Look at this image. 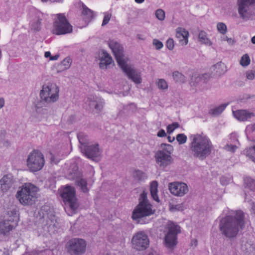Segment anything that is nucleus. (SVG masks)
<instances>
[{
	"mask_svg": "<svg viewBox=\"0 0 255 255\" xmlns=\"http://www.w3.org/2000/svg\"><path fill=\"white\" fill-rule=\"evenodd\" d=\"M223 213L226 216L220 220V230L226 237H234L244 226V214L241 211L229 210L228 209L224 210Z\"/></svg>",
	"mask_w": 255,
	"mask_h": 255,
	"instance_id": "nucleus-1",
	"label": "nucleus"
},
{
	"mask_svg": "<svg viewBox=\"0 0 255 255\" xmlns=\"http://www.w3.org/2000/svg\"><path fill=\"white\" fill-rule=\"evenodd\" d=\"M189 139L190 151L194 157L203 160L211 153L213 144L207 135L203 133L193 134Z\"/></svg>",
	"mask_w": 255,
	"mask_h": 255,
	"instance_id": "nucleus-2",
	"label": "nucleus"
},
{
	"mask_svg": "<svg viewBox=\"0 0 255 255\" xmlns=\"http://www.w3.org/2000/svg\"><path fill=\"white\" fill-rule=\"evenodd\" d=\"M154 213L155 209H153L152 205L147 199V193L143 192L140 194L139 198L138 204L132 212V219L140 224L148 223L149 222L148 220L147 222H142V219L145 217L152 215Z\"/></svg>",
	"mask_w": 255,
	"mask_h": 255,
	"instance_id": "nucleus-3",
	"label": "nucleus"
},
{
	"mask_svg": "<svg viewBox=\"0 0 255 255\" xmlns=\"http://www.w3.org/2000/svg\"><path fill=\"white\" fill-rule=\"evenodd\" d=\"M38 191V187L30 183H25L19 188L16 198L22 205H31L37 201Z\"/></svg>",
	"mask_w": 255,
	"mask_h": 255,
	"instance_id": "nucleus-4",
	"label": "nucleus"
},
{
	"mask_svg": "<svg viewBox=\"0 0 255 255\" xmlns=\"http://www.w3.org/2000/svg\"><path fill=\"white\" fill-rule=\"evenodd\" d=\"M237 10L240 17L244 21L252 20L255 15L253 6L255 0H238Z\"/></svg>",
	"mask_w": 255,
	"mask_h": 255,
	"instance_id": "nucleus-5",
	"label": "nucleus"
},
{
	"mask_svg": "<svg viewBox=\"0 0 255 255\" xmlns=\"http://www.w3.org/2000/svg\"><path fill=\"white\" fill-rule=\"evenodd\" d=\"M164 244L168 249L172 250L177 244V235L180 232V227L171 221L166 225Z\"/></svg>",
	"mask_w": 255,
	"mask_h": 255,
	"instance_id": "nucleus-6",
	"label": "nucleus"
},
{
	"mask_svg": "<svg viewBox=\"0 0 255 255\" xmlns=\"http://www.w3.org/2000/svg\"><path fill=\"white\" fill-rule=\"evenodd\" d=\"M59 89L54 83H48L42 86L40 92L42 102L46 104H51L56 102L59 99Z\"/></svg>",
	"mask_w": 255,
	"mask_h": 255,
	"instance_id": "nucleus-7",
	"label": "nucleus"
},
{
	"mask_svg": "<svg viewBox=\"0 0 255 255\" xmlns=\"http://www.w3.org/2000/svg\"><path fill=\"white\" fill-rule=\"evenodd\" d=\"M45 164L44 155L38 150H33L29 153L26 160V165L29 170L32 172L41 170Z\"/></svg>",
	"mask_w": 255,
	"mask_h": 255,
	"instance_id": "nucleus-8",
	"label": "nucleus"
},
{
	"mask_svg": "<svg viewBox=\"0 0 255 255\" xmlns=\"http://www.w3.org/2000/svg\"><path fill=\"white\" fill-rule=\"evenodd\" d=\"M60 194L67 205L65 210L67 211V209L69 208L72 210L71 214H72V212L75 211L78 207L74 188L67 185L60 190Z\"/></svg>",
	"mask_w": 255,
	"mask_h": 255,
	"instance_id": "nucleus-9",
	"label": "nucleus"
},
{
	"mask_svg": "<svg viewBox=\"0 0 255 255\" xmlns=\"http://www.w3.org/2000/svg\"><path fill=\"white\" fill-rule=\"evenodd\" d=\"M18 217L15 210L8 213V215L0 221V234L5 235L17 226Z\"/></svg>",
	"mask_w": 255,
	"mask_h": 255,
	"instance_id": "nucleus-10",
	"label": "nucleus"
},
{
	"mask_svg": "<svg viewBox=\"0 0 255 255\" xmlns=\"http://www.w3.org/2000/svg\"><path fill=\"white\" fill-rule=\"evenodd\" d=\"M56 17L52 30V33L61 35L71 32L72 26L68 22L65 16L62 14H58Z\"/></svg>",
	"mask_w": 255,
	"mask_h": 255,
	"instance_id": "nucleus-11",
	"label": "nucleus"
},
{
	"mask_svg": "<svg viewBox=\"0 0 255 255\" xmlns=\"http://www.w3.org/2000/svg\"><path fill=\"white\" fill-rule=\"evenodd\" d=\"M149 239L144 231L135 233L132 237L131 243L132 248L138 251H143L149 246Z\"/></svg>",
	"mask_w": 255,
	"mask_h": 255,
	"instance_id": "nucleus-12",
	"label": "nucleus"
},
{
	"mask_svg": "<svg viewBox=\"0 0 255 255\" xmlns=\"http://www.w3.org/2000/svg\"><path fill=\"white\" fill-rule=\"evenodd\" d=\"M119 66L129 80L136 84L142 82L140 72L130 64L128 59Z\"/></svg>",
	"mask_w": 255,
	"mask_h": 255,
	"instance_id": "nucleus-13",
	"label": "nucleus"
},
{
	"mask_svg": "<svg viewBox=\"0 0 255 255\" xmlns=\"http://www.w3.org/2000/svg\"><path fill=\"white\" fill-rule=\"evenodd\" d=\"M39 214L46 221L48 230L49 231H53L57 223L53 209L48 205H44L41 207Z\"/></svg>",
	"mask_w": 255,
	"mask_h": 255,
	"instance_id": "nucleus-14",
	"label": "nucleus"
},
{
	"mask_svg": "<svg viewBox=\"0 0 255 255\" xmlns=\"http://www.w3.org/2000/svg\"><path fill=\"white\" fill-rule=\"evenodd\" d=\"M68 250L71 255H81L86 251V242L79 238H74L68 242Z\"/></svg>",
	"mask_w": 255,
	"mask_h": 255,
	"instance_id": "nucleus-15",
	"label": "nucleus"
},
{
	"mask_svg": "<svg viewBox=\"0 0 255 255\" xmlns=\"http://www.w3.org/2000/svg\"><path fill=\"white\" fill-rule=\"evenodd\" d=\"M108 45L114 54L119 65L128 59L124 54L123 46L117 41L110 40Z\"/></svg>",
	"mask_w": 255,
	"mask_h": 255,
	"instance_id": "nucleus-16",
	"label": "nucleus"
},
{
	"mask_svg": "<svg viewBox=\"0 0 255 255\" xmlns=\"http://www.w3.org/2000/svg\"><path fill=\"white\" fill-rule=\"evenodd\" d=\"M168 189L172 195L178 197H182L189 191L187 185L182 182L169 183Z\"/></svg>",
	"mask_w": 255,
	"mask_h": 255,
	"instance_id": "nucleus-17",
	"label": "nucleus"
},
{
	"mask_svg": "<svg viewBox=\"0 0 255 255\" xmlns=\"http://www.w3.org/2000/svg\"><path fill=\"white\" fill-rule=\"evenodd\" d=\"M81 152L88 158L95 160V158L99 157L102 150L97 143L92 142L86 147H82Z\"/></svg>",
	"mask_w": 255,
	"mask_h": 255,
	"instance_id": "nucleus-18",
	"label": "nucleus"
},
{
	"mask_svg": "<svg viewBox=\"0 0 255 255\" xmlns=\"http://www.w3.org/2000/svg\"><path fill=\"white\" fill-rule=\"evenodd\" d=\"M156 164L161 168H164L171 164L173 159L169 154H165L163 150H158L155 154Z\"/></svg>",
	"mask_w": 255,
	"mask_h": 255,
	"instance_id": "nucleus-19",
	"label": "nucleus"
},
{
	"mask_svg": "<svg viewBox=\"0 0 255 255\" xmlns=\"http://www.w3.org/2000/svg\"><path fill=\"white\" fill-rule=\"evenodd\" d=\"M86 104L89 106L90 109L96 113H99L103 109L104 101L100 98L91 96L87 98Z\"/></svg>",
	"mask_w": 255,
	"mask_h": 255,
	"instance_id": "nucleus-20",
	"label": "nucleus"
},
{
	"mask_svg": "<svg viewBox=\"0 0 255 255\" xmlns=\"http://www.w3.org/2000/svg\"><path fill=\"white\" fill-rule=\"evenodd\" d=\"M240 249L245 255H255V243L247 239H243L240 242Z\"/></svg>",
	"mask_w": 255,
	"mask_h": 255,
	"instance_id": "nucleus-21",
	"label": "nucleus"
},
{
	"mask_svg": "<svg viewBox=\"0 0 255 255\" xmlns=\"http://www.w3.org/2000/svg\"><path fill=\"white\" fill-rule=\"evenodd\" d=\"M235 118L240 122L250 121L255 117V113L248 110L233 111Z\"/></svg>",
	"mask_w": 255,
	"mask_h": 255,
	"instance_id": "nucleus-22",
	"label": "nucleus"
},
{
	"mask_svg": "<svg viewBox=\"0 0 255 255\" xmlns=\"http://www.w3.org/2000/svg\"><path fill=\"white\" fill-rule=\"evenodd\" d=\"M14 179L11 174H7L3 175L0 179V190L5 193L7 192L13 186Z\"/></svg>",
	"mask_w": 255,
	"mask_h": 255,
	"instance_id": "nucleus-23",
	"label": "nucleus"
},
{
	"mask_svg": "<svg viewBox=\"0 0 255 255\" xmlns=\"http://www.w3.org/2000/svg\"><path fill=\"white\" fill-rule=\"evenodd\" d=\"M99 67L101 69H107L113 65L114 61L111 56L105 51H102L99 54Z\"/></svg>",
	"mask_w": 255,
	"mask_h": 255,
	"instance_id": "nucleus-24",
	"label": "nucleus"
},
{
	"mask_svg": "<svg viewBox=\"0 0 255 255\" xmlns=\"http://www.w3.org/2000/svg\"><path fill=\"white\" fill-rule=\"evenodd\" d=\"M209 77V75L207 74L198 75L195 77L194 79H192L191 85L197 87L199 90H203L207 87V78Z\"/></svg>",
	"mask_w": 255,
	"mask_h": 255,
	"instance_id": "nucleus-25",
	"label": "nucleus"
},
{
	"mask_svg": "<svg viewBox=\"0 0 255 255\" xmlns=\"http://www.w3.org/2000/svg\"><path fill=\"white\" fill-rule=\"evenodd\" d=\"M239 141L236 134L232 133L229 136L228 143L225 146L224 148L226 150L234 152L239 147Z\"/></svg>",
	"mask_w": 255,
	"mask_h": 255,
	"instance_id": "nucleus-26",
	"label": "nucleus"
},
{
	"mask_svg": "<svg viewBox=\"0 0 255 255\" xmlns=\"http://www.w3.org/2000/svg\"><path fill=\"white\" fill-rule=\"evenodd\" d=\"M176 37L179 39L181 45L184 46L188 42L189 33L184 28L179 27L176 29Z\"/></svg>",
	"mask_w": 255,
	"mask_h": 255,
	"instance_id": "nucleus-27",
	"label": "nucleus"
},
{
	"mask_svg": "<svg viewBox=\"0 0 255 255\" xmlns=\"http://www.w3.org/2000/svg\"><path fill=\"white\" fill-rule=\"evenodd\" d=\"M150 191L152 199L157 202H159V199L158 196V183L156 181H152L150 184Z\"/></svg>",
	"mask_w": 255,
	"mask_h": 255,
	"instance_id": "nucleus-28",
	"label": "nucleus"
},
{
	"mask_svg": "<svg viewBox=\"0 0 255 255\" xmlns=\"http://www.w3.org/2000/svg\"><path fill=\"white\" fill-rule=\"evenodd\" d=\"M77 137L80 143V148L81 150H82V147H86L89 144L91 143V142L89 141L88 137L87 134L83 132H79L77 134Z\"/></svg>",
	"mask_w": 255,
	"mask_h": 255,
	"instance_id": "nucleus-29",
	"label": "nucleus"
},
{
	"mask_svg": "<svg viewBox=\"0 0 255 255\" xmlns=\"http://www.w3.org/2000/svg\"><path fill=\"white\" fill-rule=\"evenodd\" d=\"M169 210L172 212H182L186 208V205L184 203H180L178 204H174L170 203L169 204Z\"/></svg>",
	"mask_w": 255,
	"mask_h": 255,
	"instance_id": "nucleus-30",
	"label": "nucleus"
},
{
	"mask_svg": "<svg viewBox=\"0 0 255 255\" xmlns=\"http://www.w3.org/2000/svg\"><path fill=\"white\" fill-rule=\"evenodd\" d=\"M198 38L200 42L208 46H210L212 44V42L208 37L207 33L204 31H200Z\"/></svg>",
	"mask_w": 255,
	"mask_h": 255,
	"instance_id": "nucleus-31",
	"label": "nucleus"
},
{
	"mask_svg": "<svg viewBox=\"0 0 255 255\" xmlns=\"http://www.w3.org/2000/svg\"><path fill=\"white\" fill-rule=\"evenodd\" d=\"M82 14L86 22H89L94 16L93 11L85 6L83 7Z\"/></svg>",
	"mask_w": 255,
	"mask_h": 255,
	"instance_id": "nucleus-32",
	"label": "nucleus"
},
{
	"mask_svg": "<svg viewBox=\"0 0 255 255\" xmlns=\"http://www.w3.org/2000/svg\"><path fill=\"white\" fill-rule=\"evenodd\" d=\"M228 104H222L218 107L212 108L210 111V113L214 116H218L226 109Z\"/></svg>",
	"mask_w": 255,
	"mask_h": 255,
	"instance_id": "nucleus-33",
	"label": "nucleus"
},
{
	"mask_svg": "<svg viewBox=\"0 0 255 255\" xmlns=\"http://www.w3.org/2000/svg\"><path fill=\"white\" fill-rule=\"evenodd\" d=\"M213 68L219 75L224 73L227 70L225 64L222 62L217 63L214 66Z\"/></svg>",
	"mask_w": 255,
	"mask_h": 255,
	"instance_id": "nucleus-34",
	"label": "nucleus"
},
{
	"mask_svg": "<svg viewBox=\"0 0 255 255\" xmlns=\"http://www.w3.org/2000/svg\"><path fill=\"white\" fill-rule=\"evenodd\" d=\"M245 133L248 137L255 135V124L248 125L245 129Z\"/></svg>",
	"mask_w": 255,
	"mask_h": 255,
	"instance_id": "nucleus-35",
	"label": "nucleus"
},
{
	"mask_svg": "<svg viewBox=\"0 0 255 255\" xmlns=\"http://www.w3.org/2000/svg\"><path fill=\"white\" fill-rule=\"evenodd\" d=\"M251 63V59L248 54L243 55L240 61V64L243 67H247L250 65Z\"/></svg>",
	"mask_w": 255,
	"mask_h": 255,
	"instance_id": "nucleus-36",
	"label": "nucleus"
},
{
	"mask_svg": "<svg viewBox=\"0 0 255 255\" xmlns=\"http://www.w3.org/2000/svg\"><path fill=\"white\" fill-rule=\"evenodd\" d=\"M76 183L83 192L86 193L88 192V189L87 187V184L85 180L83 179H79L76 181Z\"/></svg>",
	"mask_w": 255,
	"mask_h": 255,
	"instance_id": "nucleus-37",
	"label": "nucleus"
},
{
	"mask_svg": "<svg viewBox=\"0 0 255 255\" xmlns=\"http://www.w3.org/2000/svg\"><path fill=\"white\" fill-rule=\"evenodd\" d=\"M160 148L159 150H163L165 152V154H169L171 155L173 151V146L169 144L162 143L160 145Z\"/></svg>",
	"mask_w": 255,
	"mask_h": 255,
	"instance_id": "nucleus-38",
	"label": "nucleus"
},
{
	"mask_svg": "<svg viewBox=\"0 0 255 255\" xmlns=\"http://www.w3.org/2000/svg\"><path fill=\"white\" fill-rule=\"evenodd\" d=\"M173 78L174 80L178 82H184L185 81V76L181 73L175 71L173 73Z\"/></svg>",
	"mask_w": 255,
	"mask_h": 255,
	"instance_id": "nucleus-39",
	"label": "nucleus"
},
{
	"mask_svg": "<svg viewBox=\"0 0 255 255\" xmlns=\"http://www.w3.org/2000/svg\"><path fill=\"white\" fill-rule=\"evenodd\" d=\"M71 65V60L69 58H65L59 65L61 70H65L68 69Z\"/></svg>",
	"mask_w": 255,
	"mask_h": 255,
	"instance_id": "nucleus-40",
	"label": "nucleus"
},
{
	"mask_svg": "<svg viewBox=\"0 0 255 255\" xmlns=\"http://www.w3.org/2000/svg\"><path fill=\"white\" fill-rule=\"evenodd\" d=\"M158 88L160 90H166L168 88V84L163 79H158L156 82Z\"/></svg>",
	"mask_w": 255,
	"mask_h": 255,
	"instance_id": "nucleus-41",
	"label": "nucleus"
},
{
	"mask_svg": "<svg viewBox=\"0 0 255 255\" xmlns=\"http://www.w3.org/2000/svg\"><path fill=\"white\" fill-rule=\"evenodd\" d=\"M217 29L218 31L222 34H225L227 32V27L224 22H218L217 24Z\"/></svg>",
	"mask_w": 255,
	"mask_h": 255,
	"instance_id": "nucleus-42",
	"label": "nucleus"
},
{
	"mask_svg": "<svg viewBox=\"0 0 255 255\" xmlns=\"http://www.w3.org/2000/svg\"><path fill=\"white\" fill-rule=\"evenodd\" d=\"M156 17L160 21H163L165 18V11L161 9H157L155 12Z\"/></svg>",
	"mask_w": 255,
	"mask_h": 255,
	"instance_id": "nucleus-43",
	"label": "nucleus"
},
{
	"mask_svg": "<svg viewBox=\"0 0 255 255\" xmlns=\"http://www.w3.org/2000/svg\"><path fill=\"white\" fill-rule=\"evenodd\" d=\"M176 140L179 144H183L186 142L187 140V136L184 133H179L176 135Z\"/></svg>",
	"mask_w": 255,
	"mask_h": 255,
	"instance_id": "nucleus-44",
	"label": "nucleus"
},
{
	"mask_svg": "<svg viewBox=\"0 0 255 255\" xmlns=\"http://www.w3.org/2000/svg\"><path fill=\"white\" fill-rule=\"evenodd\" d=\"M179 127V124L177 122H174L167 127V133L170 134L172 133L174 130Z\"/></svg>",
	"mask_w": 255,
	"mask_h": 255,
	"instance_id": "nucleus-45",
	"label": "nucleus"
},
{
	"mask_svg": "<svg viewBox=\"0 0 255 255\" xmlns=\"http://www.w3.org/2000/svg\"><path fill=\"white\" fill-rule=\"evenodd\" d=\"M31 28L35 31H38L41 27V22L39 19L36 20L30 23Z\"/></svg>",
	"mask_w": 255,
	"mask_h": 255,
	"instance_id": "nucleus-46",
	"label": "nucleus"
},
{
	"mask_svg": "<svg viewBox=\"0 0 255 255\" xmlns=\"http://www.w3.org/2000/svg\"><path fill=\"white\" fill-rule=\"evenodd\" d=\"M104 19L102 24V25L103 26L106 25L108 23L111 18L112 13L109 11H107L104 13Z\"/></svg>",
	"mask_w": 255,
	"mask_h": 255,
	"instance_id": "nucleus-47",
	"label": "nucleus"
},
{
	"mask_svg": "<svg viewBox=\"0 0 255 255\" xmlns=\"http://www.w3.org/2000/svg\"><path fill=\"white\" fill-rule=\"evenodd\" d=\"M246 77L249 80H253L255 78V71L248 70L246 72Z\"/></svg>",
	"mask_w": 255,
	"mask_h": 255,
	"instance_id": "nucleus-48",
	"label": "nucleus"
},
{
	"mask_svg": "<svg viewBox=\"0 0 255 255\" xmlns=\"http://www.w3.org/2000/svg\"><path fill=\"white\" fill-rule=\"evenodd\" d=\"M152 43L157 50L161 49L163 46V43L160 41L156 39H154L153 40Z\"/></svg>",
	"mask_w": 255,
	"mask_h": 255,
	"instance_id": "nucleus-49",
	"label": "nucleus"
},
{
	"mask_svg": "<svg viewBox=\"0 0 255 255\" xmlns=\"http://www.w3.org/2000/svg\"><path fill=\"white\" fill-rule=\"evenodd\" d=\"M166 47L167 48L170 50H172L173 49L174 47V40L172 38H169L166 41Z\"/></svg>",
	"mask_w": 255,
	"mask_h": 255,
	"instance_id": "nucleus-50",
	"label": "nucleus"
},
{
	"mask_svg": "<svg viewBox=\"0 0 255 255\" xmlns=\"http://www.w3.org/2000/svg\"><path fill=\"white\" fill-rule=\"evenodd\" d=\"M232 180V179L230 177H227L225 176H223L220 179V182L221 184L223 185H226L229 183H230Z\"/></svg>",
	"mask_w": 255,
	"mask_h": 255,
	"instance_id": "nucleus-51",
	"label": "nucleus"
},
{
	"mask_svg": "<svg viewBox=\"0 0 255 255\" xmlns=\"http://www.w3.org/2000/svg\"><path fill=\"white\" fill-rule=\"evenodd\" d=\"M222 41H227L229 44H233L234 43V40L231 38H229L227 36H223L221 38Z\"/></svg>",
	"mask_w": 255,
	"mask_h": 255,
	"instance_id": "nucleus-52",
	"label": "nucleus"
},
{
	"mask_svg": "<svg viewBox=\"0 0 255 255\" xmlns=\"http://www.w3.org/2000/svg\"><path fill=\"white\" fill-rule=\"evenodd\" d=\"M43 219H44L43 218ZM43 222H45V223H44V222H43V224H44V230H46V231H48L49 232H51V233H54V232L56 231V229L58 228L57 222L56 223V226L55 227L54 229L53 230V231H49L48 230V229H47V226H46V221L45 220H43Z\"/></svg>",
	"mask_w": 255,
	"mask_h": 255,
	"instance_id": "nucleus-53",
	"label": "nucleus"
},
{
	"mask_svg": "<svg viewBox=\"0 0 255 255\" xmlns=\"http://www.w3.org/2000/svg\"><path fill=\"white\" fill-rule=\"evenodd\" d=\"M166 135L165 131L164 129H160L157 133V136L158 137H164Z\"/></svg>",
	"mask_w": 255,
	"mask_h": 255,
	"instance_id": "nucleus-54",
	"label": "nucleus"
},
{
	"mask_svg": "<svg viewBox=\"0 0 255 255\" xmlns=\"http://www.w3.org/2000/svg\"><path fill=\"white\" fill-rule=\"evenodd\" d=\"M135 173L137 176H142V175L143 174V173L140 171H136ZM141 177H139L138 178L139 179H140Z\"/></svg>",
	"mask_w": 255,
	"mask_h": 255,
	"instance_id": "nucleus-55",
	"label": "nucleus"
},
{
	"mask_svg": "<svg viewBox=\"0 0 255 255\" xmlns=\"http://www.w3.org/2000/svg\"><path fill=\"white\" fill-rule=\"evenodd\" d=\"M59 58L58 55H55L53 56L50 57V60H56Z\"/></svg>",
	"mask_w": 255,
	"mask_h": 255,
	"instance_id": "nucleus-56",
	"label": "nucleus"
},
{
	"mask_svg": "<svg viewBox=\"0 0 255 255\" xmlns=\"http://www.w3.org/2000/svg\"><path fill=\"white\" fill-rule=\"evenodd\" d=\"M4 105V101L3 99H0V109L3 107Z\"/></svg>",
	"mask_w": 255,
	"mask_h": 255,
	"instance_id": "nucleus-57",
	"label": "nucleus"
},
{
	"mask_svg": "<svg viewBox=\"0 0 255 255\" xmlns=\"http://www.w3.org/2000/svg\"><path fill=\"white\" fill-rule=\"evenodd\" d=\"M44 56L46 57V58H50V57H51V53L49 52V51H46L45 52V54H44Z\"/></svg>",
	"mask_w": 255,
	"mask_h": 255,
	"instance_id": "nucleus-58",
	"label": "nucleus"
},
{
	"mask_svg": "<svg viewBox=\"0 0 255 255\" xmlns=\"http://www.w3.org/2000/svg\"><path fill=\"white\" fill-rule=\"evenodd\" d=\"M167 138H168V141L170 142H172L175 140L174 137H171L170 136H168Z\"/></svg>",
	"mask_w": 255,
	"mask_h": 255,
	"instance_id": "nucleus-59",
	"label": "nucleus"
},
{
	"mask_svg": "<svg viewBox=\"0 0 255 255\" xmlns=\"http://www.w3.org/2000/svg\"><path fill=\"white\" fill-rule=\"evenodd\" d=\"M192 246H194L195 247L197 245V241L196 240H193L191 242Z\"/></svg>",
	"mask_w": 255,
	"mask_h": 255,
	"instance_id": "nucleus-60",
	"label": "nucleus"
},
{
	"mask_svg": "<svg viewBox=\"0 0 255 255\" xmlns=\"http://www.w3.org/2000/svg\"><path fill=\"white\" fill-rule=\"evenodd\" d=\"M149 255H159L158 253H157L155 251H152L149 253Z\"/></svg>",
	"mask_w": 255,
	"mask_h": 255,
	"instance_id": "nucleus-61",
	"label": "nucleus"
},
{
	"mask_svg": "<svg viewBox=\"0 0 255 255\" xmlns=\"http://www.w3.org/2000/svg\"><path fill=\"white\" fill-rule=\"evenodd\" d=\"M137 3H141L144 1L145 0H134Z\"/></svg>",
	"mask_w": 255,
	"mask_h": 255,
	"instance_id": "nucleus-62",
	"label": "nucleus"
},
{
	"mask_svg": "<svg viewBox=\"0 0 255 255\" xmlns=\"http://www.w3.org/2000/svg\"><path fill=\"white\" fill-rule=\"evenodd\" d=\"M251 41L252 43L255 44V35L252 38Z\"/></svg>",
	"mask_w": 255,
	"mask_h": 255,
	"instance_id": "nucleus-63",
	"label": "nucleus"
},
{
	"mask_svg": "<svg viewBox=\"0 0 255 255\" xmlns=\"http://www.w3.org/2000/svg\"><path fill=\"white\" fill-rule=\"evenodd\" d=\"M36 107H37V108H36V112H37V113L40 112V107H39V106L37 105V106H36Z\"/></svg>",
	"mask_w": 255,
	"mask_h": 255,
	"instance_id": "nucleus-64",
	"label": "nucleus"
}]
</instances>
